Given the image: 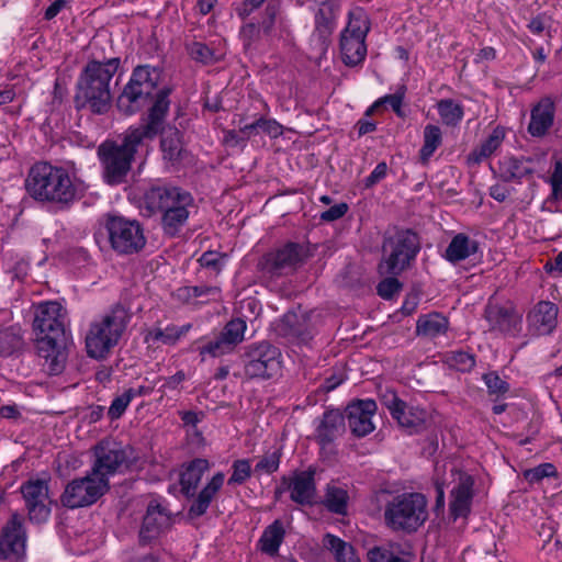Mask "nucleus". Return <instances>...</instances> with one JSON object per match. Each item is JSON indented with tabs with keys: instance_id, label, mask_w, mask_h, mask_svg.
<instances>
[{
	"instance_id": "58836bf2",
	"label": "nucleus",
	"mask_w": 562,
	"mask_h": 562,
	"mask_svg": "<svg viewBox=\"0 0 562 562\" xmlns=\"http://www.w3.org/2000/svg\"><path fill=\"white\" fill-rule=\"evenodd\" d=\"M32 180H52L53 195L56 203H68L76 195V186L71 178H32Z\"/></svg>"
},
{
	"instance_id": "0e129e2a",
	"label": "nucleus",
	"mask_w": 562,
	"mask_h": 562,
	"mask_svg": "<svg viewBox=\"0 0 562 562\" xmlns=\"http://www.w3.org/2000/svg\"><path fill=\"white\" fill-rule=\"evenodd\" d=\"M348 211V205L346 203H338L324 211L321 214V220L324 222H334L336 220L341 218Z\"/></svg>"
},
{
	"instance_id": "69168bd1",
	"label": "nucleus",
	"mask_w": 562,
	"mask_h": 562,
	"mask_svg": "<svg viewBox=\"0 0 562 562\" xmlns=\"http://www.w3.org/2000/svg\"><path fill=\"white\" fill-rule=\"evenodd\" d=\"M221 259L218 252L206 251L200 257L199 262L202 267L211 268L218 272L221 270Z\"/></svg>"
},
{
	"instance_id": "f704fd0d",
	"label": "nucleus",
	"mask_w": 562,
	"mask_h": 562,
	"mask_svg": "<svg viewBox=\"0 0 562 562\" xmlns=\"http://www.w3.org/2000/svg\"><path fill=\"white\" fill-rule=\"evenodd\" d=\"M449 322L440 313H431L420 316L416 324V333L419 336L436 338L445 335L448 330Z\"/></svg>"
},
{
	"instance_id": "aec40b11",
	"label": "nucleus",
	"mask_w": 562,
	"mask_h": 562,
	"mask_svg": "<svg viewBox=\"0 0 562 562\" xmlns=\"http://www.w3.org/2000/svg\"><path fill=\"white\" fill-rule=\"evenodd\" d=\"M313 314L304 311H290L281 319L280 330L283 336L297 339L300 342H308L315 334L312 323Z\"/></svg>"
},
{
	"instance_id": "a19ab883",
	"label": "nucleus",
	"mask_w": 562,
	"mask_h": 562,
	"mask_svg": "<svg viewBox=\"0 0 562 562\" xmlns=\"http://www.w3.org/2000/svg\"><path fill=\"white\" fill-rule=\"evenodd\" d=\"M246 328L247 326L244 319L234 318L224 326L218 335L235 349L237 345L244 340Z\"/></svg>"
},
{
	"instance_id": "f3484780",
	"label": "nucleus",
	"mask_w": 562,
	"mask_h": 562,
	"mask_svg": "<svg viewBox=\"0 0 562 562\" xmlns=\"http://www.w3.org/2000/svg\"><path fill=\"white\" fill-rule=\"evenodd\" d=\"M314 423V440L322 451L333 452L336 440L346 432L344 413L336 408L326 409Z\"/></svg>"
},
{
	"instance_id": "f8f14e48",
	"label": "nucleus",
	"mask_w": 562,
	"mask_h": 562,
	"mask_svg": "<svg viewBox=\"0 0 562 562\" xmlns=\"http://www.w3.org/2000/svg\"><path fill=\"white\" fill-rule=\"evenodd\" d=\"M244 373L248 380H268L281 369V351L269 341L251 344L243 355Z\"/></svg>"
},
{
	"instance_id": "c756f323",
	"label": "nucleus",
	"mask_w": 562,
	"mask_h": 562,
	"mask_svg": "<svg viewBox=\"0 0 562 562\" xmlns=\"http://www.w3.org/2000/svg\"><path fill=\"white\" fill-rule=\"evenodd\" d=\"M209 468V461L201 458L192 460L186 467L184 471L180 475L181 492L186 497L194 496L198 485Z\"/></svg>"
},
{
	"instance_id": "8fccbe9b",
	"label": "nucleus",
	"mask_w": 562,
	"mask_h": 562,
	"mask_svg": "<svg viewBox=\"0 0 562 562\" xmlns=\"http://www.w3.org/2000/svg\"><path fill=\"white\" fill-rule=\"evenodd\" d=\"M233 350V347L221 335H217L213 340L199 348L201 356L209 355L213 358L231 353Z\"/></svg>"
},
{
	"instance_id": "5701e85b",
	"label": "nucleus",
	"mask_w": 562,
	"mask_h": 562,
	"mask_svg": "<svg viewBox=\"0 0 562 562\" xmlns=\"http://www.w3.org/2000/svg\"><path fill=\"white\" fill-rule=\"evenodd\" d=\"M555 106L550 98H543L531 110L530 123L528 132L536 137L546 135L554 121Z\"/></svg>"
},
{
	"instance_id": "bf43d9fd",
	"label": "nucleus",
	"mask_w": 562,
	"mask_h": 562,
	"mask_svg": "<svg viewBox=\"0 0 562 562\" xmlns=\"http://www.w3.org/2000/svg\"><path fill=\"white\" fill-rule=\"evenodd\" d=\"M510 178H502L496 184L490 188V194L498 202L505 201L514 190L509 183Z\"/></svg>"
},
{
	"instance_id": "4be33fe9",
	"label": "nucleus",
	"mask_w": 562,
	"mask_h": 562,
	"mask_svg": "<svg viewBox=\"0 0 562 562\" xmlns=\"http://www.w3.org/2000/svg\"><path fill=\"white\" fill-rule=\"evenodd\" d=\"M558 306L549 301H540L529 312V329L536 335H548L557 326Z\"/></svg>"
},
{
	"instance_id": "a211bd4d",
	"label": "nucleus",
	"mask_w": 562,
	"mask_h": 562,
	"mask_svg": "<svg viewBox=\"0 0 562 562\" xmlns=\"http://www.w3.org/2000/svg\"><path fill=\"white\" fill-rule=\"evenodd\" d=\"M21 493L29 510L30 520L43 522L50 514L48 485L44 480H29L21 485Z\"/></svg>"
},
{
	"instance_id": "7c9ffc66",
	"label": "nucleus",
	"mask_w": 562,
	"mask_h": 562,
	"mask_svg": "<svg viewBox=\"0 0 562 562\" xmlns=\"http://www.w3.org/2000/svg\"><path fill=\"white\" fill-rule=\"evenodd\" d=\"M190 328L191 324H186L182 326L169 324L164 328L160 326H155L146 333L144 340L149 345L160 342L162 345L173 346L188 334Z\"/></svg>"
},
{
	"instance_id": "864d4df0",
	"label": "nucleus",
	"mask_w": 562,
	"mask_h": 562,
	"mask_svg": "<svg viewBox=\"0 0 562 562\" xmlns=\"http://www.w3.org/2000/svg\"><path fill=\"white\" fill-rule=\"evenodd\" d=\"M316 21V31L319 36L325 38L327 37L333 30L334 22V11L328 12L327 8H319L318 12L315 15Z\"/></svg>"
},
{
	"instance_id": "9b49d317",
	"label": "nucleus",
	"mask_w": 562,
	"mask_h": 562,
	"mask_svg": "<svg viewBox=\"0 0 562 562\" xmlns=\"http://www.w3.org/2000/svg\"><path fill=\"white\" fill-rule=\"evenodd\" d=\"M92 475L109 482V477L128 470L134 457L133 449L111 440H102L93 448Z\"/></svg>"
},
{
	"instance_id": "c9c22d12",
	"label": "nucleus",
	"mask_w": 562,
	"mask_h": 562,
	"mask_svg": "<svg viewBox=\"0 0 562 562\" xmlns=\"http://www.w3.org/2000/svg\"><path fill=\"white\" fill-rule=\"evenodd\" d=\"M323 505L333 514L345 516L348 514L349 495L347 490L335 484H327Z\"/></svg>"
},
{
	"instance_id": "b1692460",
	"label": "nucleus",
	"mask_w": 562,
	"mask_h": 562,
	"mask_svg": "<svg viewBox=\"0 0 562 562\" xmlns=\"http://www.w3.org/2000/svg\"><path fill=\"white\" fill-rule=\"evenodd\" d=\"M473 485L474 480L471 475H462L458 485L451 491L450 512L454 518L469 514L473 498Z\"/></svg>"
},
{
	"instance_id": "4468645a",
	"label": "nucleus",
	"mask_w": 562,
	"mask_h": 562,
	"mask_svg": "<svg viewBox=\"0 0 562 562\" xmlns=\"http://www.w3.org/2000/svg\"><path fill=\"white\" fill-rule=\"evenodd\" d=\"M110 488V483L98 479L90 471L86 476L70 481L60 496L61 504L67 508H80L94 504Z\"/></svg>"
},
{
	"instance_id": "f03ea898",
	"label": "nucleus",
	"mask_w": 562,
	"mask_h": 562,
	"mask_svg": "<svg viewBox=\"0 0 562 562\" xmlns=\"http://www.w3.org/2000/svg\"><path fill=\"white\" fill-rule=\"evenodd\" d=\"M36 333V349L42 359L43 371L49 375L60 374L66 366L65 316L58 302H44L36 306L33 321Z\"/></svg>"
},
{
	"instance_id": "1a4fd4ad",
	"label": "nucleus",
	"mask_w": 562,
	"mask_h": 562,
	"mask_svg": "<svg viewBox=\"0 0 562 562\" xmlns=\"http://www.w3.org/2000/svg\"><path fill=\"white\" fill-rule=\"evenodd\" d=\"M370 31V19L362 9L349 13L347 26L340 34V54L346 66L355 67L367 55L366 37Z\"/></svg>"
},
{
	"instance_id": "e2e57ef3",
	"label": "nucleus",
	"mask_w": 562,
	"mask_h": 562,
	"mask_svg": "<svg viewBox=\"0 0 562 562\" xmlns=\"http://www.w3.org/2000/svg\"><path fill=\"white\" fill-rule=\"evenodd\" d=\"M56 171V176H67L63 169L54 168L47 161H38L34 164L27 176H53V172Z\"/></svg>"
},
{
	"instance_id": "423d86ee",
	"label": "nucleus",
	"mask_w": 562,
	"mask_h": 562,
	"mask_svg": "<svg viewBox=\"0 0 562 562\" xmlns=\"http://www.w3.org/2000/svg\"><path fill=\"white\" fill-rule=\"evenodd\" d=\"M131 314L121 304L114 305L99 322L90 325L86 349L90 358L101 360L119 344L130 323Z\"/></svg>"
},
{
	"instance_id": "e433bc0d",
	"label": "nucleus",
	"mask_w": 562,
	"mask_h": 562,
	"mask_svg": "<svg viewBox=\"0 0 562 562\" xmlns=\"http://www.w3.org/2000/svg\"><path fill=\"white\" fill-rule=\"evenodd\" d=\"M323 544L334 554L337 562H360L355 548L335 535L326 533Z\"/></svg>"
},
{
	"instance_id": "f257e3e1",
	"label": "nucleus",
	"mask_w": 562,
	"mask_h": 562,
	"mask_svg": "<svg viewBox=\"0 0 562 562\" xmlns=\"http://www.w3.org/2000/svg\"><path fill=\"white\" fill-rule=\"evenodd\" d=\"M169 106V90H162L147 111L144 125L130 130L121 145L106 140L99 146L98 155L104 166L105 176H125L128 172L137 146L145 138L153 139L158 135Z\"/></svg>"
},
{
	"instance_id": "a18cd8bd",
	"label": "nucleus",
	"mask_w": 562,
	"mask_h": 562,
	"mask_svg": "<svg viewBox=\"0 0 562 562\" xmlns=\"http://www.w3.org/2000/svg\"><path fill=\"white\" fill-rule=\"evenodd\" d=\"M187 50L193 60L203 65H211L217 60L214 50L201 42H192L191 44H188Z\"/></svg>"
},
{
	"instance_id": "cd10ccee",
	"label": "nucleus",
	"mask_w": 562,
	"mask_h": 562,
	"mask_svg": "<svg viewBox=\"0 0 562 562\" xmlns=\"http://www.w3.org/2000/svg\"><path fill=\"white\" fill-rule=\"evenodd\" d=\"M158 134H161L160 147L164 159L171 166H176L184 154L179 130L170 126L166 128L164 122Z\"/></svg>"
},
{
	"instance_id": "c85d7f7f",
	"label": "nucleus",
	"mask_w": 562,
	"mask_h": 562,
	"mask_svg": "<svg viewBox=\"0 0 562 562\" xmlns=\"http://www.w3.org/2000/svg\"><path fill=\"white\" fill-rule=\"evenodd\" d=\"M479 251V243L463 233L452 237L445 250V259L451 263H458L470 258Z\"/></svg>"
},
{
	"instance_id": "dca6fc26",
	"label": "nucleus",
	"mask_w": 562,
	"mask_h": 562,
	"mask_svg": "<svg viewBox=\"0 0 562 562\" xmlns=\"http://www.w3.org/2000/svg\"><path fill=\"white\" fill-rule=\"evenodd\" d=\"M26 532L19 514H12L0 532V559L22 562L25 558Z\"/></svg>"
},
{
	"instance_id": "9d476101",
	"label": "nucleus",
	"mask_w": 562,
	"mask_h": 562,
	"mask_svg": "<svg viewBox=\"0 0 562 562\" xmlns=\"http://www.w3.org/2000/svg\"><path fill=\"white\" fill-rule=\"evenodd\" d=\"M307 258V249L297 243H286L265 254L257 268L262 277L273 280L293 273Z\"/></svg>"
},
{
	"instance_id": "ddd939ff",
	"label": "nucleus",
	"mask_w": 562,
	"mask_h": 562,
	"mask_svg": "<svg viewBox=\"0 0 562 562\" xmlns=\"http://www.w3.org/2000/svg\"><path fill=\"white\" fill-rule=\"evenodd\" d=\"M105 228L111 247L119 254H134L145 246L143 228L137 221L111 215L106 220Z\"/></svg>"
},
{
	"instance_id": "5fc2aeb1",
	"label": "nucleus",
	"mask_w": 562,
	"mask_h": 562,
	"mask_svg": "<svg viewBox=\"0 0 562 562\" xmlns=\"http://www.w3.org/2000/svg\"><path fill=\"white\" fill-rule=\"evenodd\" d=\"M132 394L126 390L123 394L115 396L108 409V416L111 420H115L122 417L127 406L133 401Z\"/></svg>"
},
{
	"instance_id": "72a5a7b5",
	"label": "nucleus",
	"mask_w": 562,
	"mask_h": 562,
	"mask_svg": "<svg viewBox=\"0 0 562 562\" xmlns=\"http://www.w3.org/2000/svg\"><path fill=\"white\" fill-rule=\"evenodd\" d=\"M285 530L281 520L277 519L263 530L260 539L261 552L274 557L278 554L281 543L283 542Z\"/></svg>"
},
{
	"instance_id": "4d7b16f0",
	"label": "nucleus",
	"mask_w": 562,
	"mask_h": 562,
	"mask_svg": "<svg viewBox=\"0 0 562 562\" xmlns=\"http://www.w3.org/2000/svg\"><path fill=\"white\" fill-rule=\"evenodd\" d=\"M557 469L552 463H542L525 471V479L530 483H538L544 477L555 475Z\"/></svg>"
},
{
	"instance_id": "49530a36",
	"label": "nucleus",
	"mask_w": 562,
	"mask_h": 562,
	"mask_svg": "<svg viewBox=\"0 0 562 562\" xmlns=\"http://www.w3.org/2000/svg\"><path fill=\"white\" fill-rule=\"evenodd\" d=\"M281 457H282L281 449H276L272 452L265 453L259 459L257 464L255 465V469H254L255 473L272 474V473L277 472L280 467Z\"/></svg>"
},
{
	"instance_id": "20e7f679",
	"label": "nucleus",
	"mask_w": 562,
	"mask_h": 562,
	"mask_svg": "<svg viewBox=\"0 0 562 562\" xmlns=\"http://www.w3.org/2000/svg\"><path fill=\"white\" fill-rule=\"evenodd\" d=\"M193 202L191 193L179 187H153L144 193L139 210L147 217L160 214L165 234L173 237L186 225Z\"/></svg>"
},
{
	"instance_id": "052dcab7",
	"label": "nucleus",
	"mask_w": 562,
	"mask_h": 562,
	"mask_svg": "<svg viewBox=\"0 0 562 562\" xmlns=\"http://www.w3.org/2000/svg\"><path fill=\"white\" fill-rule=\"evenodd\" d=\"M404 94H405V87L401 86L395 93L387 94V95L381 98L380 99L381 104H385V103L390 104L391 108L393 109V111L398 116H403L402 102H403V99H404Z\"/></svg>"
},
{
	"instance_id": "bb28decb",
	"label": "nucleus",
	"mask_w": 562,
	"mask_h": 562,
	"mask_svg": "<svg viewBox=\"0 0 562 562\" xmlns=\"http://www.w3.org/2000/svg\"><path fill=\"white\" fill-rule=\"evenodd\" d=\"M485 317L492 329L503 333L517 330L521 322L520 316L514 310L498 305H488L485 310Z\"/></svg>"
},
{
	"instance_id": "c03bdc74",
	"label": "nucleus",
	"mask_w": 562,
	"mask_h": 562,
	"mask_svg": "<svg viewBox=\"0 0 562 562\" xmlns=\"http://www.w3.org/2000/svg\"><path fill=\"white\" fill-rule=\"evenodd\" d=\"M438 112L446 125L456 126L463 116V108L451 99L438 102Z\"/></svg>"
},
{
	"instance_id": "39448f33",
	"label": "nucleus",
	"mask_w": 562,
	"mask_h": 562,
	"mask_svg": "<svg viewBox=\"0 0 562 562\" xmlns=\"http://www.w3.org/2000/svg\"><path fill=\"white\" fill-rule=\"evenodd\" d=\"M161 79L162 70L159 67L136 66L117 98L116 106L119 111L124 115H133L147 105H149V109L162 90H169L170 94L172 90L169 87L158 89Z\"/></svg>"
},
{
	"instance_id": "4c0bfd02",
	"label": "nucleus",
	"mask_w": 562,
	"mask_h": 562,
	"mask_svg": "<svg viewBox=\"0 0 562 562\" xmlns=\"http://www.w3.org/2000/svg\"><path fill=\"white\" fill-rule=\"evenodd\" d=\"M504 137V128L501 126L495 127L488 137L471 153L469 159L480 162L483 158L490 157L499 147Z\"/></svg>"
},
{
	"instance_id": "ea45409f",
	"label": "nucleus",
	"mask_w": 562,
	"mask_h": 562,
	"mask_svg": "<svg viewBox=\"0 0 562 562\" xmlns=\"http://www.w3.org/2000/svg\"><path fill=\"white\" fill-rule=\"evenodd\" d=\"M25 189L35 200L41 202H54L52 180H32L25 178Z\"/></svg>"
},
{
	"instance_id": "13d9d810",
	"label": "nucleus",
	"mask_w": 562,
	"mask_h": 562,
	"mask_svg": "<svg viewBox=\"0 0 562 562\" xmlns=\"http://www.w3.org/2000/svg\"><path fill=\"white\" fill-rule=\"evenodd\" d=\"M401 282L396 278L390 277L385 278L378 284L376 292L382 299L391 300L396 293L401 291Z\"/></svg>"
},
{
	"instance_id": "37998d69",
	"label": "nucleus",
	"mask_w": 562,
	"mask_h": 562,
	"mask_svg": "<svg viewBox=\"0 0 562 562\" xmlns=\"http://www.w3.org/2000/svg\"><path fill=\"white\" fill-rule=\"evenodd\" d=\"M398 546H379L368 551L369 562H409L406 558L400 557Z\"/></svg>"
},
{
	"instance_id": "a878e982",
	"label": "nucleus",
	"mask_w": 562,
	"mask_h": 562,
	"mask_svg": "<svg viewBox=\"0 0 562 562\" xmlns=\"http://www.w3.org/2000/svg\"><path fill=\"white\" fill-rule=\"evenodd\" d=\"M225 475L222 472H217L213 475L211 481L201 490L198 496L192 502L188 515L190 518H198L203 516L215 495L223 486Z\"/></svg>"
},
{
	"instance_id": "774afa93",
	"label": "nucleus",
	"mask_w": 562,
	"mask_h": 562,
	"mask_svg": "<svg viewBox=\"0 0 562 562\" xmlns=\"http://www.w3.org/2000/svg\"><path fill=\"white\" fill-rule=\"evenodd\" d=\"M67 4V0H55L44 13V19L47 21L53 20Z\"/></svg>"
},
{
	"instance_id": "393cba45",
	"label": "nucleus",
	"mask_w": 562,
	"mask_h": 562,
	"mask_svg": "<svg viewBox=\"0 0 562 562\" xmlns=\"http://www.w3.org/2000/svg\"><path fill=\"white\" fill-rule=\"evenodd\" d=\"M313 470L294 473L292 476V493L290 498L302 506L312 505L316 495V484Z\"/></svg>"
},
{
	"instance_id": "2f4dec72",
	"label": "nucleus",
	"mask_w": 562,
	"mask_h": 562,
	"mask_svg": "<svg viewBox=\"0 0 562 562\" xmlns=\"http://www.w3.org/2000/svg\"><path fill=\"white\" fill-rule=\"evenodd\" d=\"M24 348V335L19 325L0 328V359L18 356Z\"/></svg>"
},
{
	"instance_id": "3c124183",
	"label": "nucleus",
	"mask_w": 562,
	"mask_h": 562,
	"mask_svg": "<svg viewBox=\"0 0 562 562\" xmlns=\"http://www.w3.org/2000/svg\"><path fill=\"white\" fill-rule=\"evenodd\" d=\"M233 473L228 479L229 485H241L244 484L251 475V465L248 459H239L233 462L232 465Z\"/></svg>"
},
{
	"instance_id": "0eeeda50",
	"label": "nucleus",
	"mask_w": 562,
	"mask_h": 562,
	"mask_svg": "<svg viewBox=\"0 0 562 562\" xmlns=\"http://www.w3.org/2000/svg\"><path fill=\"white\" fill-rule=\"evenodd\" d=\"M427 504V498L422 493L396 495L385 505L384 521L393 531L413 533L428 518Z\"/></svg>"
},
{
	"instance_id": "338daca9",
	"label": "nucleus",
	"mask_w": 562,
	"mask_h": 562,
	"mask_svg": "<svg viewBox=\"0 0 562 562\" xmlns=\"http://www.w3.org/2000/svg\"><path fill=\"white\" fill-rule=\"evenodd\" d=\"M186 380V374L183 371H178L176 374L168 376L165 379L164 384L161 385V391L164 392L166 389L175 390Z\"/></svg>"
},
{
	"instance_id": "79ce46f5",
	"label": "nucleus",
	"mask_w": 562,
	"mask_h": 562,
	"mask_svg": "<svg viewBox=\"0 0 562 562\" xmlns=\"http://www.w3.org/2000/svg\"><path fill=\"white\" fill-rule=\"evenodd\" d=\"M442 140L441 131L437 125H426L424 130V145L420 149V158L426 161L440 146Z\"/></svg>"
},
{
	"instance_id": "7ed1b4c3",
	"label": "nucleus",
	"mask_w": 562,
	"mask_h": 562,
	"mask_svg": "<svg viewBox=\"0 0 562 562\" xmlns=\"http://www.w3.org/2000/svg\"><path fill=\"white\" fill-rule=\"evenodd\" d=\"M120 58L106 61L89 60L81 70L74 95L75 108H89L94 114H104L111 106L110 82L120 67Z\"/></svg>"
},
{
	"instance_id": "6e6552de",
	"label": "nucleus",
	"mask_w": 562,
	"mask_h": 562,
	"mask_svg": "<svg viewBox=\"0 0 562 562\" xmlns=\"http://www.w3.org/2000/svg\"><path fill=\"white\" fill-rule=\"evenodd\" d=\"M384 263L381 269L390 276H397L407 269L420 250L419 238L411 229H401L385 237L383 241Z\"/></svg>"
},
{
	"instance_id": "de8ad7c7",
	"label": "nucleus",
	"mask_w": 562,
	"mask_h": 562,
	"mask_svg": "<svg viewBox=\"0 0 562 562\" xmlns=\"http://www.w3.org/2000/svg\"><path fill=\"white\" fill-rule=\"evenodd\" d=\"M281 12V5L278 1H271L265 8L262 12L261 20L258 22L263 34L269 35L274 29L278 16Z\"/></svg>"
},
{
	"instance_id": "2eb2a0df",
	"label": "nucleus",
	"mask_w": 562,
	"mask_h": 562,
	"mask_svg": "<svg viewBox=\"0 0 562 562\" xmlns=\"http://www.w3.org/2000/svg\"><path fill=\"white\" fill-rule=\"evenodd\" d=\"M391 416L408 435L424 431L429 422V413L419 406H409L395 393H387L382 398Z\"/></svg>"
},
{
	"instance_id": "09e8293b",
	"label": "nucleus",
	"mask_w": 562,
	"mask_h": 562,
	"mask_svg": "<svg viewBox=\"0 0 562 562\" xmlns=\"http://www.w3.org/2000/svg\"><path fill=\"white\" fill-rule=\"evenodd\" d=\"M220 289L217 286H210L205 284L184 286L179 289V295L184 297L186 300L198 297L216 299Z\"/></svg>"
},
{
	"instance_id": "473e14b6",
	"label": "nucleus",
	"mask_w": 562,
	"mask_h": 562,
	"mask_svg": "<svg viewBox=\"0 0 562 562\" xmlns=\"http://www.w3.org/2000/svg\"><path fill=\"white\" fill-rule=\"evenodd\" d=\"M552 161L548 162L546 155H535L530 157H519L510 159V176H531L533 173L546 172Z\"/></svg>"
},
{
	"instance_id": "6e6d98bb",
	"label": "nucleus",
	"mask_w": 562,
	"mask_h": 562,
	"mask_svg": "<svg viewBox=\"0 0 562 562\" xmlns=\"http://www.w3.org/2000/svg\"><path fill=\"white\" fill-rule=\"evenodd\" d=\"M482 379L490 394L504 395L509 391V384L502 380L495 371L483 374Z\"/></svg>"
},
{
	"instance_id": "680f3d73",
	"label": "nucleus",
	"mask_w": 562,
	"mask_h": 562,
	"mask_svg": "<svg viewBox=\"0 0 562 562\" xmlns=\"http://www.w3.org/2000/svg\"><path fill=\"white\" fill-rule=\"evenodd\" d=\"M256 125L259 126V132L268 134L270 137H278L282 134V126L271 119L259 117L256 120Z\"/></svg>"
},
{
	"instance_id": "603ef678",
	"label": "nucleus",
	"mask_w": 562,
	"mask_h": 562,
	"mask_svg": "<svg viewBox=\"0 0 562 562\" xmlns=\"http://www.w3.org/2000/svg\"><path fill=\"white\" fill-rule=\"evenodd\" d=\"M449 363L460 372H470L475 366V356L462 350L451 351Z\"/></svg>"
},
{
	"instance_id": "412c9836",
	"label": "nucleus",
	"mask_w": 562,
	"mask_h": 562,
	"mask_svg": "<svg viewBox=\"0 0 562 562\" xmlns=\"http://www.w3.org/2000/svg\"><path fill=\"white\" fill-rule=\"evenodd\" d=\"M171 524V516L159 503L151 501L148 504L143 524L139 530V540L149 543L157 539Z\"/></svg>"
},
{
	"instance_id": "6ab92c4d",
	"label": "nucleus",
	"mask_w": 562,
	"mask_h": 562,
	"mask_svg": "<svg viewBox=\"0 0 562 562\" xmlns=\"http://www.w3.org/2000/svg\"><path fill=\"white\" fill-rule=\"evenodd\" d=\"M376 409L375 401L369 398L356 400L347 405L344 415L353 436L362 438L374 430L375 426L372 417L375 415Z\"/></svg>"
}]
</instances>
